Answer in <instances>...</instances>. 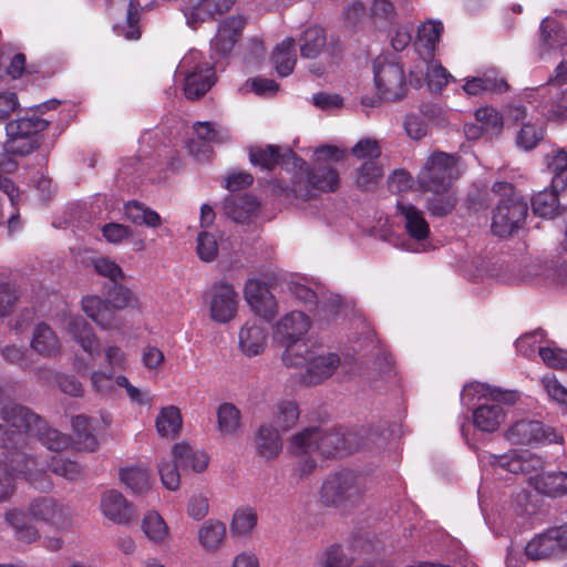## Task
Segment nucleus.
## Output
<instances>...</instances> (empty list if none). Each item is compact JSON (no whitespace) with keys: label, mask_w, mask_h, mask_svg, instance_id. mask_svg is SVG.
<instances>
[{"label":"nucleus","mask_w":567,"mask_h":567,"mask_svg":"<svg viewBox=\"0 0 567 567\" xmlns=\"http://www.w3.org/2000/svg\"><path fill=\"white\" fill-rule=\"evenodd\" d=\"M290 348L282 353L285 365L303 369L302 381L307 384H318L330 378L340 365V358L336 353L327 352L320 347L307 346L300 349Z\"/></svg>","instance_id":"obj_6"},{"label":"nucleus","mask_w":567,"mask_h":567,"mask_svg":"<svg viewBox=\"0 0 567 567\" xmlns=\"http://www.w3.org/2000/svg\"><path fill=\"white\" fill-rule=\"evenodd\" d=\"M383 176V168L378 161H365L357 172V184L359 187L368 189L375 185Z\"/></svg>","instance_id":"obj_55"},{"label":"nucleus","mask_w":567,"mask_h":567,"mask_svg":"<svg viewBox=\"0 0 567 567\" xmlns=\"http://www.w3.org/2000/svg\"><path fill=\"white\" fill-rule=\"evenodd\" d=\"M463 394H477L482 400L473 410L472 419L474 426L486 433L497 431L506 420L505 406H512L520 399L517 391L492 388L484 383L466 385Z\"/></svg>","instance_id":"obj_1"},{"label":"nucleus","mask_w":567,"mask_h":567,"mask_svg":"<svg viewBox=\"0 0 567 567\" xmlns=\"http://www.w3.org/2000/svg\"><path fill=\"white\" fill-rule=\"evenodd\" d=\"M183 426L181 410L175 405H167L159 410L155 419L156 432L162 437L174 439L179 435Z\"/></svg>","instance_id":"obj_39"},{"label":"nucleus","mask_w":567,"mask_h":567,"mask_svg":"<svg viewBox=\"0 0 567 567\" xmlns=\"http://www.w3.org/2000/svg\"><path fill=\"white\" fill-rule=\"evenodd\" d=\"M102 515L116 525H126L135 516L133 505L116 489H107L100 498Z\"/></svg>","instance_id":"obj_25"},{"label":"nucleus","mask_w":567,"mask_h":567,"mask_svg":"<svg viewBox=\"0 0 567 567\" xmlns=\"http://www.w3.org/2000/svg\"><path fill=\"white\" fill-rule=\"evenodd\" d=\"M395 9L390 0H373L370 7V19L377 29L385 28L394 18Z\"/></svg>","instance_id":"obj_53"},{"label":"nucleus","mask_w":567,"mask_h":567,"mask_svg":"<svg viewBox=\"0 0 567 567\" xmlns=\"http://www.w3.org/2000/svg\"><path fill=\"white\" fill-rule=\"evenodd\" d=\"M547 167L553 174L551 187L564 190L567 186V153L559 150L547 156Z\"/></svg>","instance_id":"obj_49"},{"label":"nucleus","mask_w":567,"mask_h":567,"mask_svg":"<svg viewBox=\"0 0 567 567\" xmlns=\"http://www.w3.org/2000/svg\"><path fill=\"white\" fill-rule=\"evenodd\" d=\"M410 74L417 81L424 80L435 87H443L447 84L451 74L442 64L432 56L419 59L410 69Z\"/></svg>","instance_id":"obj_29"},{"label":"nucleus","mask_w":567,"mask_h":567,"mask_svg":"<svg viewBox=\"0 0 567 567\" xmlns=\"http://www.w3.org/2000/svg\"><path fill=\"white\" fill-rule=\"evenodd\" d=\"M362 478L352 471L330 475L322 484L321 499L327 505L341 506L355 502L363 492Z\"/></svg>","instance_id":"obj_12"},{"label":"nucleus","mask_w":567,"mask_h":567,"mask_svg":"<svg viewBox=\"0 0 567 567\" xmlns=\"http://www.w3.org/2000/svg\"><path fill=\"white\" fill-rule=\"evenodd\" d=\"M559 190L554 189L551 187L550 190H543L536 194L532 199V208L534 214L544 217V218H553L558 213V198L557 193Z\"/></svg>","instance_id":"obj_50"},{"label":"nucleus","mask_w":567,"mask_h":567,"mask_svg":"<svg viewBox=\"0 0 567 567\" xmlns=\"http://www.w3.org/2000/svg\"><path fill=\"white\" fill-rule=\"evenodd\" d=\"M112 419L107 413L97 415L79 414L72 419V430L79 450L94 452L100 445L99 437L110 427Z\"/></svg>","instance_id":"obj_17"},{"label":"nucleus","mask_w":567,"mask_h":567,"mask_svg":"<svg viewBox=\"0 0 567 567\" xmlns=\"http://www.w3.org/2000/svg\"><path fill=\"white\" fill-rule=\"evenodd\" d=\"M120 480L135 495L148 493L153 484L150 470L141 465L122 468Z\"/></svg>","instance_id":"obj_38"},{"label":"nucleus","mask_w":567,"mask_h":567,"mask_svg":"<svg viewBox=\"0 0 567 567\" xmlns=\"http://www.w3.org/2000/svg\"><path fill=\"white\" fill-rule=\"evenodd\" d=\"M172 456L183 471L204 472L209 463L205 451L194 449L185 442L177 443L172 449Z\"/></svg>","instance_id":"obj_35"},{"label":"nucleus","mask_w":567,"mask_h":567,"mask_svg":"<svg viewBox=\"0 0 567 567\" xmlns=\"http://www.w3.org/2000/svg\"><path fill=\"white\" fill-rule=\"evenodd\" d=\"M62 331L90 357L100 353V340L91 324L80 315L68 313L60 320Z\"/></svg>","instance_id":"obj_19"},{"label":"nucleus","mask_w":567,"mask_h":567,"mask_svg":"<svg viewBox=\"0 0 567 567\" xmlns=\"http://www.w3.org/2000/svg\"><path fill=\"white\" fill-rule=\"evenodd\" d=\"M244 297L250 309L266 320L278 313V303L268 286L260 280L249 279L244 287Z\"/></svg>","instance_id":"obj_23"},{"label":"nucleus","mask_w":567,"mask_h":567,"mask_svg":"<svg viewBox=\"0 0 567 567\" xmlns=\"http://www.w3.org/2000/svg\"><path fill=\"white\" fill-rule=\"evenodd\" d=\"M543 137L544 130L542 126L526 123L516 135V145L524 151H530L539 144Z\"/></svg>","instance_id":"obj_56"},{"label":"nucleus","mask_w":567,"mask_h":567,"mask_svg":"<svg viewBox=\"0 0 567 567\" xmlns=\"http://www.w3.org/2000/svg\"><path fill=\"white\" fill-rule=\"evenodd\" d=\"M92 265L100 276L107 278L114 284L120 282L124 278L122 268L109 257H95L92 259Z\"/></svg>","instance_id":"obj_58"},{"label":"nucleus","mask_w":567,"mask_h":567,"mask_svg":"<svg viewBox=\"0 0 567 567\" xmlns=\"http://www.w3.org/2000/svg\"><path fill=\"white\" fill-rule=\"evenodd\" d=\"M217 430L224 436L235 437L243 427L241 413L233 403H221L216 411Z\"/></svg>","instance_id":"obj_40"},{"label":"nucleus","mask_w":567,"mask_h":567,"mask_svg":"<svg viewBox=\"0 0 567 567\" xmlns=\"http://www.w3.org/2000/svg\"><path fill=\"white\" fill-rule=\"evenodd\" d=\"M196 251L200 260L210 262L218 255V244L215 235L208 231H200L197 236Z\"/></svg>","instance_id":"obj_59"},{"label":"nucleus","mask_w":567,"mask_h":567,"mask_svg":"<svg viewBox=\"0 0 567 567\" xmlns=\"http://www.w3.org/2000/svg\"><path fill=\"white\" fill-rule=\"evenodd\" d=\"M194 132L198 138L206 142L226 143L230 140V133L226 127L212 122L195 123Z\"/></svg>","instance_id":"obj_52"},{"label":"nucleus","mask_w":567,"mask_h":567,"mask_svg":"<svg viewBox=\"0 0 567 567\" xmlns=\"http://www.w3.org/2000/svg\"><path fill=\"white\" fill-rule=\"evenodd\" d=\"M176 72L183 76V90L189 100L205 95L215 84L216 76L212 64L203 59L200 52L192 50L183 56Z\"/></svg>","instance_id":"obj_9"},{"label":"nucleus","mask_w":567,"mask_h":567,"mask_svg":"<svg viewBox=\"0 0 567 567\" xmlns=\"http://www.w3.org/2000/svg\"><path fill=\"white\" fill-rule=\"evenodd\" d=\"M59 103L56 100L47 101L38 105L32 114L7 123V140L3 144V151L8 157L27 156L40 146V133L52 122L51 118H43L41 115L44 114L45 110L55 109Z\"/></svg>","instance_id":"obj_2"},{"label":"nucleus","mask_w":567,"mask_h":567,"mask_svg":"<svg viewBox=\"0 0 567 567\" xmlns=\"http://www.w3.org/2000/svg\"><path fill=\"white\" fill-rule=\"evenodd\" d=\"M30 347L38 354L54 358L61 353V341L55 331L45 322L38 323L32 332Z\"/></svg>","instance_id":"obj_33"},{"label":"nucleus","mask_w":567,"mask_h":567,"mask_svg":"<svg viewBox=\"0 0 567 567\" xmlns=\"http://www.w3.org/2000/svg\"><path fill=\"white\" fill-rule=\"evenodd\" d=\"M300 54L305 59H316L321 54L334 58L340 48L334 42H328L327 33L319 25L307 28L299 39Z\"/></svg>","instance_id":"obj_24"},{"label":"nucleus","mask_w":567,"mask_h":567,"mask_svg":"<svg viewBox=\"0 0 567 567\" xmlns=\"http://www.w3.org/2000/svg\"><path fill=\"white\" fill-rule=\"evenodd\" d=\"M226 540L227 525L219 518H208L197 529V543L208 554L218 553Z\"/></svg>","instance_id":"obj_28"},{"label":"nucleus","mask_w":567,"mask_h":567,"mask_svg":"<svg viewBox=\"0 0 567 567\" xmlns=\"http://www.w3.org/2000/svg\"><path fill=\"white\" fill-rule=\"evenodd\" d=\"M287 152H292L289 148H280L278 146L268 145L266 147H251L249 151L250 162L255 166L264 169H271L277 164H286L292 166V158L287 155Z\"/></svg>","instance_id":"obj_37"},{"label":"nucleus","mask_w":567,"mask_h":567,"mask_svg":"<svg viewBox=\"0 0 567 567\" xmlns=\"http://www.w3.org/2000/svg\"><path fill=\"white\" fill-rule=\"evenodd\" d=\"M351 564L352 558L340 546L332 545L318 556L316 567H350Z\"/></svg>","instance_id":"obj_54"},{"label":"nucleus","mask_w":567,"mask_h":567,"mask_svg":"<svg viewBox=\"0 0 567 567\" xmlns=\"http://www.w3.org/2000/svg\"><path fill=\"white\" fill-rule=\"evenodd\" d=\"M115 383L120 388L125 389L131 402L137 405H152L154 396L147 389H140L131 384L130 380L124 375L115 378Z\"/></svg>","instance_id":"obj_57"},{"label":"nucleus","mask_w":567,"mask_h":567,"mask_svg":"<svg viewBox=\"0 0 567 567\" xmlns=\"http://www.w3.org/2000/svg\"><path fill=\"white\" fill-rule=\"evenodd\" d=\"M493 192L502 198L493 213L491 230L498 237H508L523 226L528 212L527 203L509 183H495Z\"/></svg>","instance_id":"obj_7"},{"label":"nucleus","mask_w":567,"mask_h":567,"mask_svg":"<svg viewBox=\"0 0 567 567\" xmlns=\"http://www.w3.org/2000/svg\"><path fill=\"white\" fill-rule=\"evenodd\" d=\"M351 433H324L319 429H306L289 440L288 452L291 455L319 453L322 456H343L354 450Z\"/></svg>","instance_id":"obj_5"},{"label":"nucleus","mask_w":567,"mask_h":567,"mask_svg":"<svg viewBox=\"0 0 567 567\" xmlns=\"http://www.w3.org/2000/svg\"><path fill=\"white\" fill-rule=\"evenodd\" d=\"M292 158L293 175L290 185L285 189L288 195L307 200L317 192H334L339 186V173L332 166L315 164L312 169L307 163L296 156L293 152H287Z\"/></svg>","instance_id":"obj_4"},{"label":"nucleus","mask_w":567,"mask_h":567,"mask_svg":"<svg viewBox=\"0 0 567 567\" xmlns=\"http://www.w3.org/2000/svg\"><path fill=\"white\" fill-rule=\"evenodd\" d=\"M140 0H127V12L124 22L117 23L114 27L118 35L124 37L126 40H137L141 37L138 27L140 21Z\"/></svg>","instance_id":"obj_46"},{"label":"nucleus","mask_w":567,"mask_h":567,"mask_svg":"<svg viewBox=\"0 0 567 567\" xmlns=\"http://www.w3.org/2000/svg\"><path fill=\"white\" fill-rule=\"evenodd\" d=\"M268 328L257 318L248 319L239 328L238 348L248 358L264 353L268 344Z\"/></svg>","instance_id":"obj_22"},{"label":"nucleus","mask_w":567,"mask_h":567,"mask_svg":"<svg viewBox=\"0 0 567 567\" xmlns=\"http://www.w3.org/2000/svg\"><path fill=\"white\" fill-rule=\"evenodd\" d=\"M259 203L251 195L233 197L226 200L225 209L235 221L243 223L257 212Z\"/></svg>","instance_id":"obj_44"},{"label":"nucleus","mask_w":567,"mask_h":567,"mask_svg":"<svg viewBox=\"0 0 567 567\" xmlns=\"http://www.w3.org/2000/svg\"><path fill=\"white\" fill-rule=\"evenodd\" d=\"M245 27V19L240 16H233L223 21L217 34L212 40V49L221 55L228 54Z\"/></svg>","instance_id":"obj_30"},{"label":"nucleus","mask_w":567,"mask_h":567,"mask_svg":"<svg viewBox=\"0 0 567 567\" xmlns=\"http://www.w3.org/2000/svg\"><path fill=\"white\" fill-rule=\"evenodd\" d=\"M431 196L427 198V209L434 216H446L454 209L456 205V195L453 187L446 189L430 192Z\"/></svg>","instance_id":"obj_47"},{"label":"nucleus","mask_w":567,"mask_h":567,"mask_svg":"<svg viewBox=\"0 0 567 567\" xmlns=\"http://www.w3.org/2000/svg\"><path fill=\"white\" fill-rule=\"evenodd\" d=\"M125 217L134 225L158 228L162 226V217L151 207L132 200L124 206Z\"/></svg>","instance_id":"obj_41"},{"label":"nucleus","mask_w":567,"mask_h":567,"mask_svg":"<svg viewBox=\"0 0 567 567\" xmlns=\"http://www.w3.org/2000/svg\"><path fill=\"white\" fill-rule=\"evenodd\" d=\"M542 384L548 396L567 411V389L557 378L554 374H546L542 378Z\"/></svg>","instance_id":"obj_63"},{"label":"nucleus","mask_w":567,"mask_h":567,"mask_svg":"<svg viewBox=\"0 0 567 567\" xmlns=\"http://www.w3.org/2000/svg\"><path fill=\"white\" fill-rule=\"evenodd\" d=\"M6 520L13 528L18 540L30 544L40 538V533L35 526L25 522V515L17 509L9 511L6 514Z\"/></svg>","instance_id":"obj_45"},{"label":"nucleus","mask_w":567,"mask_h":567,"mask_svg":"<svg viewBox=\"0 0 567 567\" xmlns=\"http://www.w3.org/2000/svg\"><path fill=\"white\" fill-rule=\"evenodd\" d=\"M567 549V525L550 528L534 537L525 547V553L533 560L544 559Z\"/></svg>","instance_id":"obj_20"},{"label":"nucleus","mask_w":567,"mask_h":567,"mask_svg":"<svg viewBox=\"0 0 567 567\" xmlns=\"http://www.w3.org/2000/svg\"><path fill=\"white\" fill-rule=\"evenodd\" d=\"M458 175L455 157L444 152H435L427 157L417 181L424 190L437 192L452 186Z\"/></svg>","instance_id":"obj_11"},{"label":"nucleus","mask_w":567,"mask_h":567,"mask_svg":"<svg viewBox=\"0 0 567 567\" xmlns=\"http://www.w3.org/2000/svg\"><path fill=\"white\" fill-rule=\"evenodd\" d=\"M478 462L483 465H491L509 473H523L528 476L529 482L536 487V480L542 476L544 461L539 456H522L516 453L496 455L487 452L478 454Z\"/></svg>","instance_id":"obj_14"},{"label":"nucleus","mask_w":567,"mask_h":567,"mask_svg":"<svg viewBox=\"0 0 567 567\" xmlns=\"http://www.w3.org/2000/svg\"><path fill=\"white\" fill-rule=\"evenodd\" d=\"M398 217L403 224L404 229L411 239L416 244L415 248L405 247L406 250L420 251L425 250L424 240L430 235V226L424 218L423 212L409 203H398Z\"/></svg>","instance_id":"obj_21"},{"label":"nucleus","mask_w":567,"mask_h":567,"mask_svg":"<svg viewBox=\"0 0 567 567\" xmlns=\"http://www.w3.org/2000/svg\"><path fill=\"white\" fill-rule=\"evenodd\" d=\"M141 528L145 537L154 545H165L171 540V528L164 517L155 509L147 511L144 514Z\"/></svg>","instance_id":"obj_36"},{"label":"nucleus","mask_w":567,"mask_h":567,"mask_svg":"<svg viewBox=\"0 0 567 567\" xmlns=\"http://www.w3.org/2000/svg\"><path fill=\"white\" fill-rule=\"evenodd\" d=\"M373 72L374 84L381 100L396 101L405 95V74L399 62L378 58L373 63Z\"/></svg>","instance_id":"obj_13"},{"label":"nucleus","mask_w":567,"mask_h":567,"mask_svg":"<svg viewBox=\"0 0 567 567\" xmlns=\"http://www.w3.org/2000/svg\"><path fill=\"white\" fill-rule=\"evenodd\" d=\"M14 471L30 485L39 491H50L53 486L50 475L45 471L48 466L55 475L69 481L79 480L82 476V466L73 460L54 455L51 462L39 461L38 457L25 452H16L11 458Z\"/></svg>","instance_id":"obj_3"},{"label":"nucleus","mask_w":567,"mask_h":567,"mask_svg":"<svg viewBox=\"0 0 567 567\" xmlns=\"http://www.w3.org/2000/svg\"><path fill=\"white\" fill-rule=\"evenodd\" d=\"M28 515L31 519L43 523L56 532L70 529L74 522L71 507L51 497H39L32 501Z\"/></svg>","instance_id":"obj_16"},{"label":"nucleus","mask_w":567,"mask_h":567,"mask_svg":"<svg viewBox=\"0 0 567 567\" xmlns=\"http://www.w3.org/2000/svg\"><path fill=\"white\" fill-rule=\"evenodd\" d=\"M258 513L250 505L238 506L229 519V530L234 539H249L258 526Z\"/></svg>","instance_id":"obj_32"},{"label":"nucleus","mask_w":567,"mask_h":567,"mask_svg":"<svg viewBox=\"0 0 567 567\" xmlns=\"http://www.w3.org/2000/svg\"><path fill=\"white\" fill-rule=\"evenodd\" d=\"M443 30L440 20H427L417 27L414 50L419 59L434 55Z\"/></svg>","instance_id":"obj_31"},{"label":"nucleus","mask_w":567,"mask_h":567,"mask_svg":"<svg viewBox=\"0 0 567 567\" xmlns=\"http://www.w3.org/2000/svg\"><path fill=\"white\" fill-rule=\"evenodd\" d=\"M272 61L280 76H287L292 72L297 62L295 40L292 38H286L275 48Z\"/></svg>","instance_id":"obj_43"},{"label":"nucleus","mask_w":567,"mask_h":567,"mask_svg":"<svg viewBox=\"0 0 567 567\" xmlns=\"http://www.w3.org/2000/svg\"><path fill=\"white\" fill-rule=\"evenodd\" d=\"M310 328V319L301 311H291L281 317L274 328L275 338L285 347L287 352L290 348L303 349L308 346L303 337ZM299 352L300 350H296Z\"/></svg>","instance_id":"obj_18"},{"label":"nucleus","mask_w":567,"mask_h":567,"mask_svg":"<svg viewBox=\"0 0 567 567\" xmlns=\"http://www.w3.org/2000/svg\"><path fill=\"white\" fill-rule=\"evenodd\" d=\"M206 302L210 319L214 322L225 324L237 317L240 297L233 285L218 281L209 289Z\"/></svg>","instance_id":"obj_15"},{"label":"nucleus","mask_w":567,"mask_h":567,"mask_svg":"<svg viewBox=\"0 0 567 567\" xmlns=\"http://www.w3.org/2000/svg\"><path fill=\"white\" fill-rule=\"evenodd\" d=\"M299 415L300 412L297 403L287 400L276 405L272 420L281 431H288L297 424Z\"/></svg>","instance_id":"obj_51"},{"label":"nucleus","mask_w":567,"mask_h":567,"mask_svg":"<svg viewBox=\"0 0 567 567\" xmlns=\"http://www.w3.org/2000/svg\"><path fill=\"white\" fill-rule=\"evenodd\" d=\"M538 353L547 367L553 369L567 368V352L563 349L555 346L540 347Z\"/></svg>","instance_id":"obj_64"},{"label":"nucleus","mask_w":567,"mask_h":567,"mask_svg":"<svg viewBox=\"0 0 567 567\" xmlns=\"http://www.w3.org/2000/svg\"><path fill=\"white\" fill-rule=\"evenodd\" d=\"M234 3L235 0H193L192 4L184 9L186 23L196 29L200 23L227 12Z\"/></svg>","instance_id":"obj_26"},{"label":"nucleus","mask_w":567,"mask_h":567,"mask_svg":"<svg viewBox=\"0 0 567 567\" xmlns=\"http://www.w3.org/2000/svg\"><path fill=\"white\" fill-rule=\"evenodd\" d=\"M475 118L481 127L492 133H499L503 128V117L494 107L484 106L475 112Z\"/></svg>","instance_id":"obj_61"},{"label":"nucleus","mask_w":567,"mask_h":567,"mask_svg":"<svg viewBox=\"0 0 567 567\" xmlns=\"http://www.w3.org/2000/svg\"><path fill=\"white\" fill-rule=\"evenodd\" d=\"M82 310L102 329H114L118 326L111 301L97 296H86L82 299Z\"/></svg>","instance_id":"obj_34"},{"label":"nucleus","mask_w":567,"mask_h":567,"mask_svg":"<svg viewBox=\"0 0 567 567\" xmlns=\"http://www.w3.org/2000/svg\"><path fill=\"white\" fill-rule=\"evenodd\" d=\"M209 497L202 492L189 496L186 504V513L194 520H203L209 514Z\"/></svg>","instance_id":"obj_60"},{"label":"nucleus","mask_w":567,"mask_h":567,"mask_svg":"<svg viewBox=\"0 0 567 567\" xmlns=\"http://www.w3.org/2000/svg\"><path fill=\"white\" fill-rule=\"evenodd\" d=\"M351 154L363 162L377 161L381 155L379 143L374 138L365 137L358 141L351 148Z\"/></svg>","instance_id":"obj_62"},{"label":"nucleus","mask_w":567,"mask_h":567,"mask_svg":"<svg viewBox=\"0 0 567 567\" xmlns=\"http://www.w3.org/2000/svg\"><path fill=\"white\" fill-rule=\"evenodd\" d=\"M536 489L551 497L567 494V472L542 474L536 480Z\"/></svg>","instance_id":"obj_48"},{"label":"nucleus","mask_w":567,"mask_h":567,"mask_svg":"<svg viewBox=\"0 0 567 567\" xmlns=\"http://www.w3.org/2000/svg\"><path fill=\"white\" fill-rule=\"evenodd\" d=\"M513 444H529L542 437V424L537 421L520 420L515 422L505 434Z\"/></svg>","instance_id":"obj_42"},{"label":"nucleus","mask_w":567,"mask_h":567,"mask_svg":"<svg viewBox=\"0 0 567 567\" xmlns=\"http://www.w3.org/2000/svg\"><path fill=\"white\" fill-rule=\"evenodd\" d=\"M560 52L563 61L557 65L555 75L548 80L551 85L567 83V41L565 32L550 18H545L540 23V43L537 50L538 59L548 61Z\"/></svg>","instance_id":"obj_10"},{"label":"nucleus","mask_w":567,"mask_h":567,"mask_svg":"<svg viewBox=\"0 0 567 567\" xmlns=\"http://www.w3.org/2000/svg\"><path fill=\"white\" fill-rule=\"evenodd\" d=\"M256 455L265 461L277 458L282 452V440L278 429L270 423H261L254 435Z\"/></svg>","instance_id":"obj_27"},{"label":"nucleus","mask_w":567,"mask_h":567,"mask_svg":"<svg viewBox=\"0 0 567 567\" xmlns=\"http://www.w3.org/2000/svg\"><path fill=\"white\" fill-rule=\"evenodd\" d=\"M8 422L19 430V435L23 436L25 445H29L33 439L39 440L47 449L56 452L66 450L71 445L69 435L49 427L28 408L14 405L8 416Z\"/></svg>","instance_id":"obj_8"}]
</instances>
